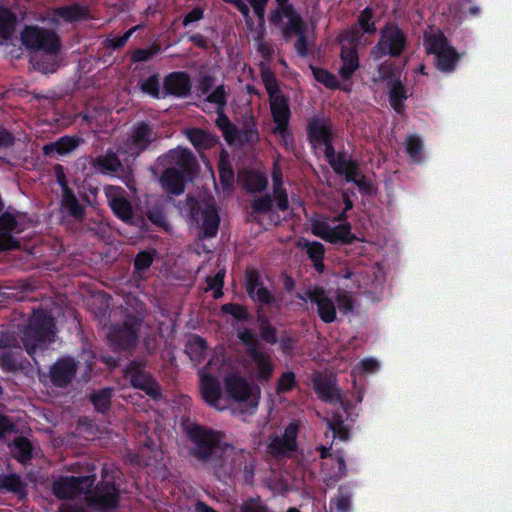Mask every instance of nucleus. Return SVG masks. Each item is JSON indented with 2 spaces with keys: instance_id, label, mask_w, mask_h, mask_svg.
<instances>
[{
  "instance_id": "nucleus-1",
  "label": "nucleus",
  "mask_w": 512,
  "mask_h": 512,
  "mask_svg": "<svg viewBox=\"0 0 512 512\" xmlns=\"http://www.w3.org/2000/svg\"><path fill=\"white\" fill-rule=\"evenodd\" d=\"M192 444L189 454L203 464L217 479L225 478L231 472L230 446L223 441V435L206 426L191 424L186 429Z\"/></svg>"
},
{
  "instance_id": "nucleus-2",
  "label": "nucleus",
  "mask_w": 512,
  "mask_h": 512,
  "mask_svg": "<svg viewBox=\"0 0 512 512\" xmlns=\"http://www.w3.org/2000/svg\"><path fill=\"white\" fill-rule=\"evenodd\" d=\"M160 140V133L149 120L134 122L125 138L118 145V152L127 164L136 161L143 153L152 151Z\"/></svg>"
},
{
  "instance_id": "nucleus-3",
  "label": "nucleus",
  "mask_w": 512,
  "mask_h": 512,
  "mask_svg": "<svg viewBox=\"0 0 512 512\" xmlns=\"http://www.w3.org/2000/svg\"><path fill=\"white\" fill-rule=\"evenodd\" d=\"M55 319L43 308L33 309L23 330L22 342L27 354L35 360L38 351L43 352L54 342Z\"/></svg>"
},
{
  "instance_id": "nucleus-4",
  "label": "nucleus",
  "mask_w": 512,
  "mask_h": 512,
  "mask_svg": "<svg viewBox=\"0 0 512 512\" xmlns=\"http://www.w3.org/2000/svg\"><path fill=\"white\" fill-rule=\"evenodd\" d=\"M408 35L398 23L386 22L379 30L378 40L370 50V56L374 60L385 57L399 58L408 47Z\"/></svg>"
},
{
  "instance_id": "nucleus-5",
  "label": "nucleus",
  "mask_w": 512,
  "mask_h": 512,
  "mask_svg": "<svg viewBox=\"0 0 512 512\" xmlns=\"http://www.w3.org/2000/svg\"><path fill=\"white\" fill-rule=\"evenodd\" d=\"M237 338L246 348V354L254 365L255 379L259 382L269 381L273 376L275 366L271 356L258 348L256 332L252 328L245 327L238 331Z\"/></svg>"
},
{
  "instance_id": "nucleus-6",
  "label": "nucleus",
  "mask_w": 512,
  "mask_h": 512,
  "mask_svg": "<svg viewBox=\"0 0 512 512\" xmlns=\"http://www.w3.org/2000/svg\"><path fill=\"white\" fill-rule=\"evenodd\" d=\"M140 322L128 315L122 323L112 324L107 337L114 351H127L134 348L139 339Z\"/></svg>"
},
{
  "instance_id": "nucleus-7",
  "label": "nucleus",
  "mask_w": 512,
  "mask_h": 512,
  "mask_svg": "<svg viewBox=\"0 0 512 512\" xmlns=\"http://www.w3.org/2000/svg\"><path fill=\"white\" fill-rule=\"evenodd\" d=\"M21 41L29 50L43 51L47 55H56L60 50L57 34L38 26H27L21 33Z\"/></svg>"
},
{
  "instance_id": "nucleus-8",
  "label": "nucleus",
  "mask_w": 512,
  "mask_h": 512,
  "mask_svg": "<svg viewBox=\"0 0 512 512\" xmlns=\"http://www.w3.org/2000/svg\"><path fill=\"white\" fill-rule=\"evenodd\" d=\"M145 368V360H131L126 365L125 376L129 379L132 387L144 391L153 400H158L162 396L160 386Z\"/></svg>"
},
{
  "instance_id": "nucleus-9",
  "label": "nucleus",
  "mask_w": 512,
  "mask_h": 512,
  "mask_svg": "<svg viewBox=\"0 0 512 512\" xmlns=\"http://www.w3.org/2000/svg\"><path fill=\"white\" fill-rule=\"evenodd\" d=\"M269 22L274 26H280L281 34L286 41L293 35L298 36L306 32V24L293 4L276 7L270 13Z\"/></svg>"
},
{
  "instance_id": "nucleus-10",
  "label": "nucleus",
  "mask_w": 512,
  "mask_h": 512,
  "mask_svg": "<svg viewBox=\"0 0 512 512\" xmlns=\"http://www.w3.org/2000/svg\"><path fill=\"white\" fill-rule=\"evenodd\" d=\"M190 218L200 226L203 238H213L217 235L220 216L214 204L193 200L190 203Z\"/></svg>"
},
{
  "instance_id": "nucleus-11",
  "label": "nucleus",
  "mask_w": 512,
  "mask_h": 512,
  "mask_svg": "<svg viewBox=\"0 0 512 512\" xmlns=\"http://www.w3.org/2000/svg\"><path fill=\"white\" fill-rule=\"evenodd\" d=\"M376 32V12L367 6L360 11L356 22L343 32V37L352 45H365V36H373Z\"/></svg>"
},
{
  "instance_id": "nucleus-12",
  "label": "nucleus",
  "mask_w": 512,
  "mask_h": 512,
  "mask_svg": "<svg viewBox=\"0 0 512 512\" xmlns=\"http://www.w3.org/2000/svg\"><path fill=\"white\" fill-rule=\"evenodd\" d=\"M163 166L176 169L178 172L195 177L198 171V163L194 154L187 148L177 147L170 149L158 158Z\"/></svg>"
},
{
  "instance_id": "nucleus-13",
  "label": "nucleus",
  "mask_w": 512,
  "mask_h": 512,
  "mask_svg": "<svg viewBox=\"0 0 512 512\" xmlns=\"http://www.w3.org/2000/svg\"><path fill=\"white\" fill-rule=\"evenodd\" d=\"M93 483V476H61L53 482L52 492L58 499H72L90 489Z\"/></svg>"
},
{
  "instance_id": "nucleus-14",
  "label": "nucleus",
  "mask_w": 512,
  "mask_h": 512,
  "mask_svg": "<svg viewBox=\"0 0 512 512\" xmlns=\"http://www.w3.org/2000/svg\"><path fill=\"white\" fill-rule=\"evenodd\" d=\"M78 361L72 356L59 357L50 367L44 377H48L51 386L67 388L76 377Z\"/></svg>"
},
{
  "instance_id": "nucleus-15",
  "label": "nucleus",
  "mask_w": 512,
  "mask_h": 512,
  "mask_svg": "<svg viewBox=\"0 0 512 512\" xmlns=\"http://www.w3.org/2000/svg\"><path fill=\"white\" fill-rule=\"evenodd\" d=\"M296 297L305 303L309 300L315 304L318 316L324 323H332L336 320V306L333 300L327 296L324 288H309L304 293H297Z\"/></svg>"
},
{
  "instance_id": "nucleus-16",
  "label": "nucleus",
  "mask_w": 512,
  "mask_h": 512,
  "mask_svg": "<svg viewBox=\"0 0 512 512\" xmlns=\"http://www.w3.org/2000/svg\"><path fill=\"white\" fill-rule=\"evenodd\" d=\"M306 133L308 142L314 149L321 148V143L337 136L332 120L324 115H315L308 118Z\"/></svg>"
},
{
  "instance_id": "nucleus-17",
  "label": "nucleus",
  "mask_w": 512,
  "mask_h": 512,
  "mask_svg": "<svg viewBox=\"0 0 512 512\" xmlns=\"http://www.w3.org/2000/svg\"><path fill=\"white\" fill-rule=\"evenodd\" d=\"M245 289L249 298L264 306H273L276 297L263 283L259 272L255 269L247 270L245 273Z\"/></svg>"
},
{
  "instance_id": "nucleus-18",
  "label": "nucleus",
  "mask_w": 512,
  "mask_h": 512,
  "mask_svg": "<svg viewBox=\"0 0 512 512\" xmlns=\"http://www.w3.org/2000/svg\"><path fill=\"white\" fill-rule=\"evenodd\" d=\"M298 425L294 422L285 427L282 436H274L267 445V451L275 458L288 456L297 449Z\"/></svg>"
},
{
  "instance_id": "nucleus-19",
  "label": "nucleus",
  "mask_w": 512,
  "mask_h": 512,
  "mask_svg": "<svg viewBox=\"0 0 512 512\" xmlns=\"http://www.w3.org/2000/svg\"><path fill=\"white\" fill-rule=\"evenodd\" d=\"M224 387L228 397L234 402L248 403L249 407L253 409L257 407L258 402L250 399L251 387L245 378L229 374L224 378Z\"/></svg>"
},
{
  "instance_id": "nucleus-20",
  "label": "nucleus",
  "mask_w": 512,
  "mask_h": 512,
  "mask_svg": "<svg viewBox=\"0 0 512 512\" xmlns=\"http://www.w3.org/2000/svg\"><path fill=\"white\" fill-rule=\"evenodd\" d=\"M192 82L186 71H173L163 80V95L175 98H186L191 94Z\"/></svg>"
},
{
  "instance_id": "nucleus-21",
  "label": "nucleus",
  "mask_w": 512,
  "mask_h": 512,
  "mask_svg": "<svg viewBox=\"0 0 512 512\" xmlns=\"http://www.w3.org/2000/svg\"><path fill=\"white\" fill-rule=\"evenodd\" d=\"M210 364L211 361H209L207 365L198 372L200 378L201 395L208 405L218 410H223L224 408L220 407L219 405V401L222 395L220 382L216 376L206 371Z\"/></svg>"
},
{
  "instance_id": "nucleus-22",
  "label": "nucleus",
  "mask_w": 512,
  "mask_h": 512,
  "mask_svg": "<svg viewBox=\"0 0 512 512\" xmlns=\"http://www.w3.org/2000/svg\"><path fill=\"white\" fill-rule=\"evenodd\" d=\"M20 232L16 217L9 212L2 213L0 215V252L18 249L20 241L13 234Z\"/></svg>"
},
{
  "instance_id": "nucleus-23",
  "label": "nucleus",
  "mask_w": 512,
  "mask_h": 512,
  "mask_svg": "<svg viewBox=\"0 0 512 512\" xmlns=\"http://www.w3.org/2000/svg\"><path fill=\"white\" fill-rule=\"evenodd\" d=\"M92 501L102 511L117 508L120 501L118 485L112 481L100 483L94 490Z\"/></svg>"
},
{
  "instance_id": "nucleus-24",
  "label": "nucleus",
  "mask_w": 512,
  "mask_h": 512,
  "mask_svg": "<svg viewBox=\"0 0 512 512\" xmlns=\"http://www.w3.org/2000/svg\"><path fill=\"white\" fill-rule=\"evenodd\" d=\"M119 156L121 155L119 154L118 149L114 151L112 148H108L103 154L95 157L90 156L89 164L95 172L103 175H111L120 171L123 167Z\"/></svg>"
},
{
  "instance_id": "nucleus-25",
  "label": "nucleus",
  "mask_w": 512,
  "mask_h": 512,
  "mask_svg": "<svg viewBox=\"0 0 512 512\" xmlns=\"http://www.w3.org/2000/svg\"><path fill=\"white\" fill-rule=\"evenodd\" d=\"M166 200L160 197H150L146 201L144 214L147 219L155 226L168 230L170 224L166 214Z\"/></svg>"
},
{
  "instance_id": "nucleus-26",
  "label": "nucleus",
  "mask_w": 512,
  "mask_h": 512,
  "mask_svg": "<svg viewBox=\"0 0 512 512\" xmlns=\"http://www.w3.org/2000/svg\"><path fill=\"white\" fill-rule=\"evenodd\" d=\"M193 178L184 175L176 169L166 167L160 176V182L162 187L170 194L181 195L185 190L187 181H191Z\"/></svg>"
},
{
  "instance_id": "nucleus-27",
  "label": "nucleus",
  "mask_w": 512,
  "mask_h": 512,
  "mask_svg": "<svg viewBox=\"0 0 512 512\" xmlns=\"http://www.w3.org/2000/svg\"><path fill=\"white\" fill-rule=\"evenodd\" d=\"M356 46L357 45L350 47L345 45L341 46L340 59L342 61V65L339 68L338 73L344 81L350 80L360 67L359 55Z\"/></svg>"
},
{
  "instance_id": "nucleus-28",
  "label": "nucleus",
  "mask_w": 512,
  "mask_h": 512,
  "mask_svg": "<svg viewBox=\"0 0 512 512\" xmlns=\"http://www.w3.org/2000/svg\"><path fill=\"white\" fill-rule=\"evenodd\" d=\"M340 172L339 175L344 176L348 183L355 184L359 191L370 195L372 193V184L367 177L361 172L360 165L357 160H351L348 165Z\"/></svg>"
},
{
  "instance_id": "nucleus-29",
  "label": "nucleus",
  "mask_w": 512,
  "mask_h": 512,
  "mask_svg": "<svg viewBox=\"0 0 512 512\" xmlns=\"http://www.w3.org/2000/svg\"><path fill=\"white\" fill-rule=\"evenodd\" d=\"M335 138L329 139L327 142L321 143V147H324V156L326 161L329 163L335 174L344 172L343 169L348 163L353 160L351 156H348L345 151L336 152L334 148Z\"/></svg>"
},
{
  "instance_id": "nucleus-30",
  "label": "nucleus",
  "mask_w": 512,
  "mask_h": 512,
  "mask_svg": "<svg viewBox=\"0 0 512 512\" xmlns=\"http://www.w3.org/2000/svg\"><path fill=\"white\" fill-rule=\"evenodd\" d=\"M269 104L274 127L289 125L292 115L289 98L286 95L278 96L270 100Z\"/></svg>"
},
{
  "instance_id": "nucleus-31",
  "label": "nucleus",
  "mask_w": 512,
  "mask_h": 512,
  "mask_svg": "<svg viewBox=\"0 0 512 512\" xmlns=\"http://www.w3.org/2000/svg\"><path fill=\"white\" fill-rule=\"evenodd\" d=\"M9 344L6 340L0 338V348H7ZM0 367L7 372H13L23 368L22 350L17 347L15 349H4L0 353Z\"/></svg>"
},
{
  "instance_id": "nucleus-32",
  "label": "nucleus",
  "mask_w": 512,
  "mask_h": 512,
  "mask_svg": "<svg viewBox=\"0 0 512 512\" xmlns=\"http://www.w3.org/2000/svg\"><path fill=\"white\" fill-rule=\"evenodd\" d=\"M80 144V138L73 136H62L55 142L47 143L43 146L44 156L53 157L54 155H66L75 150Z\"/></svg>"
},
{
  "instance_id": "nucleus-33",
  "label": "nucleus",
  "mask_w": 512,
  "mask_h": 512,
  "mask_svg": "<svg viewBox=\"0 0 512 512\" xmlns=\"http://www.w3.org/2000/svg\"><path fill=\"white\" fill-rule=\"evenodd\" d=\"M387 88L390 106L397 114H403L405 111V101L408 99L406 86L403 84L400 77H397L393 82L387 84Z\"/></svg>"
},
{
  "instance_id": "nucleus-34",
  "label": "nucleus",
  "mask_w": 512,
  "mask_h": 512,
  "mask_svg": "<svg viewBox=\"0 0 512 512\" xmlns=\"http://www.w3.org/2000/svg\"><path fill=\"white\" fill-rule=\"evenodd\" d=\"M186 138L197 150H205L214 147L218 138L216 135L201 128H189L185 130Z\"/></svg>"
},
{
  "instance_id": "nucleus-35",
  "label": "nucleus",
  "mask_w": 512,
  "mask_h": 512,
  "mask_svg": "<svg viewBox=\"0 0 512 512\" xmlns=\"http://www.w3.org/2000/svg\"><path fill=\"white\" fill-rule=\"evenodd\" d=\"M62 209L77 221L85 217V207L79 202L72 189H66L61 199Z\"/></svg>"
},
{
  "instance_id": "nucleus-36",
  "label": "nucleus",
  "mask_w": 512,
  "mask_h": 512,
  "mask_svg": "<svg viewBox=\"0 0 512 512\" xmlns=\"http://www.w3.org/2000/svg\"><path fill=\"white\" fill-rule=\"evenodd\" d=\"M207 342L199 335H192L186 343L185 352L195 364H200L206 357Z\"/></svg>"
},
{
  "instance_id": "nucleus-37",
  "label": "nucleus",
  "mask_w": 512,
  "mask_h": 512,
  "mask_svg": "<svg viewBox=\"0 0 512 512\" xmlns=\"http://www.w3.org/2000/svg\"><path fill=\"white\" fill-rule=\"evenodd\" d=\"M336 461V468L331 467V469H328V462H324L322 464V471L324 472V483L332 487L334 486L339 480H341L347 472L346 462L344 460V457L342 454H337L335 457Z\"/></svg>"
},
{
  "instance_id": "nucleus-38",
  "label": "nucleus",
  "mask_w": 512,
  "mask_h": 512,
  "mask_svg": "<svg viewBox=\"0 0 512 512\" xmlns=\"http://www.w3.org/2000/svg\"><path fill=\"white\" fill-rule=\"evenodd\" d=\"M356 240L357 237L351 232V224L348 222L331 227L326 235V241L332 244L349 245Z\"/></svg>"
},
{
  "instance_id": "nucleus-39",
  "label": "nucleus",
  "mask_w": 512,
  "mask_h": 512,
  "mask_svg": "<svg viewBox=\"0 0 512 512\" xmlns=\"http://www.w3.org/2000/svg\"><path fill=\"white\" fill-rule=\"evenodd\" d=\"M219 180L224 190H230L233 187L235 173L230 161L229 154L221 152L218 163Z\"/></svg>"
},
{
  "instance_id": "nucleus-40",
  "label": "nucleus",
  "mask_w": 512,
  "mask_h": 512,
  "mask_svg": "<svg viewBox=\"0 0 512 512\" xmlns=\"http://www.w3.org/2000/svg\"><path fill=\"white\" fill-rule=\"evenodd\" d=\"M2 490L16 494L19 499L27 496L26 484L16 473L0 475V491Z\"/></svg>"
},
{
  "instance_id": "nucleus-41",
  "label": "nucleus",
  "mask_w": 512,
  "mask_h": 512,
  "mask_svg": "<svg viewBox=\"0 0 512 512\" xmlns=\"http://www.w3.org/2000/svg\"><path fill=\"white\" fill-rule=\"evenodd\" d=\"M110 208L118 219L128 224H135L132 205L125 197H113L110 200Z\"/></svg>"
},
{
  "instance_id": "nucleus-42",
  "label": "nucleus",
  "mask_w": 512,
  "mask_h": 512,
  "mask_svg": "<svg viewBox=\"0 0 512 512\" xmlns=\"http://www.w3.org/2000/svg\"><path fill=\"white\" fill-rule=\"evenodd\" d=\"M461 59V54H459L456 49L452 46L446 51L435 56V66L436 68L443 73H452L456 69V65Z\"/></svg>"
},
{
  "instance_id": "nucleus-43",
  "label": "nucleus",
  "mask_w": 512,
  "mask_h": 512,
  "mask_svg": "<svg viewBox=\"0 0 512 512\" xmlns=\"http://www.w3.org/2000/svg\"><path fill=\"white\" fill-rule=\"evenodd\" d=\"M155 249L142 250L138 252L133 262V276L137 279H144V273L151 267L156 257Z\"/></svg>"
},
{
  "instance_id": "nucleus-44",
  "label": "nucleus",
  "mask_w": 512,
  "mask_h": 512,
  "mask_svg": "<svg viewBox=\"0 0 512 512\" xmlns=\"http://www.w3.org/2000/svg\"><path fill=\"white\" fill-rule=\"evenodd\" d=\"M302 249L305 250L308 258L312 261L315 270L318 273H322L324 271V256H325V246L318 241H306L302 246Z\"/></svg>"
},
{
  "instance_id": "nucleus-45",
  "label": "nucleus",
  "mask_w": 512,
  "mask_h": 512,
  "mask_svg": "<svg viewBox=\"0 0 512 512\" xmlns=\"http://www.w3.org/2000/svg\"><path fill=\"white\" fill-rule=\"evenodd\" d=\"M257 324L259 329L260 339L269 345H276L279 341L278 331L276 327L270 322L267 316L258 312Z\"/></svg>"
},
{
  "instance_id": "nucleus-46",
  "label": "nucleus",
  "mask_w": 512,
  "mask_h": 512,
  "mask_svg": "<svg viewBox=\"0 0 512 512\" xmlns=\"http://www.w3.org/2000/svg\"><path fill=\"white\" fill-rule=\"evenodd\" d=\"M312 387L317 396L324 402H332L335 393L332 383L326 376L317 373L312 380Z\"/></svg>"
},
{
  "instance_id": "nucleus-47",
  "label": "nucleus",
  "mask_w": 512,
  "mask_h": 512,
  "mask_svg": "<svg viewBox=\"0 0 512 512\" xmlns=\"http://www.w3.org/2000/svg\"><path fill=\"white\" fill-rule=\"evenodd\" d=\"M12 451L15 459L22 464L28 463L33 456V446L25 436H18L13 440Z\"/></svg>"
},
{
  "instance_id": "nucleus-48",
  "label": "nucleus",
  "mask_w": 512,
  "mask_h": 512,
  "mask_svg": "<svg viewBox=\"0 0 512 512\" xmlns=\"http://www.w3.org/2000/svg\"><path fill=\"white\" fill-rule=\"evenodd\" d=\"M138 86L144 94L154 99H164L163 90H161L160 75L158 73H154L147 78H141L138 81Z\"/></svg>"
},
{
  "instance_id": "nucleus-49",
  "label": "nucleus",
  "mask_w": 512,
  "mask_h": 512,
  "mask_svg": "<svg viewBox=\"0 0 512 512\" xmlns=\"http://www.w3.org/2000/svg\"><path fill=\"white\" fill-rule=\"evenodd\" d=\"M243 188L249 193H257L266 189L268 181L265 175L255 171H247L243 176Z\"/></svg>"
},
{
  "instance_id": "nucleus-50",
  "label": "nucleus",
  "mask_w": 512,
  "mask_h": 512,
  "mask_svg": "<svg viewBox=\"0 0 512 512\" xmlns=\"http://www.w3.org/2000/svg\"><path fill=\"white\" fill-rule=\"evenodd\" d=\"M87 13L86 8L78 3L64 5L55 10V14L64 21L73 23L82 20Z\"/></svg>"
},
{
  "instance_id": "nucleus-51",
  "label": "nucleus",
  "mask_w": 512,
  "mask_h": 512,
  "mask_svg": "<svg viewBox=\"0 0 512 512\" xmlns=\"http://www.w3.org/2000/svg\"><path fill=\"white\" fill-rule=\"evenodd\" d=\"M327 425L328 428L333 432L334 437H337L344 442L350 439L349 426L345 424L343 415L341 413H333L331 418L328 419Z\"/></svg>"
},
{
  "instance_id": "nucleus-52",
  "label": "nucleus",
  "mask_w": 512,
  "mask_h": 512,
  "mask_svg": "<svg viewBox=\"0 0 512 512\" xmlns=\"http://www.w3.org/2000/svg\"><path fill=\"white\" fill-rule=\"evenodd\" d=\"M425 46L427 53L433 54L434 56L452 47L449 45L448 40L443 33L425 36Z\"/></svg>"
},
{
  "instance_id": "nucleus-53",
  "label": "nucleus",
  "mask_w": 512,
  "mask_h": 512,
  "mask_svg": "<svg viewBox=\"0 0 512 512\" xmlns=\"http://www.w3.org/2000/svg\"><path fill=\"white\" fill-rule=\"evenodd\" d=\"M310 67L312 70V74L317 82L323 84L326 88L331 90H344V88L341 87L339 81L337 80L336 76L333 73L324 68H319L315 66ZM345 91L347 90L345 89Z\"/></svg>"
},
{
  "instance_id": "nucleus-54",
  "label": "nucleus",
  "mask_w": 512,
  "mask_h": 512,
  "mask_svg": "<svg viewBox=\"0 0 512 512\" xmlns=\"http://www.w3.org/2000/svg\"><path fill=\"white\" fill-rule=\"evenodd\" d=\"M352 505V493L345 487L340 486L338 495L335 499L330 501V509H335L337 512H350Z\"/></svg>"
},
{
  "instance_id": "nucleus-55",
  "label": "nucleus",
  "mask_w": 512,
  "mask_h": 512,
  "mask_svg": "<svg viewBox=\"0 0 512 512\" xmlns=\"http://www.w3.org/2000/svg\"><path fill=\"white\" fill-rule=\"evenodd\" d=\"M111 399L112 390L110 388L101 389L90 396L91 403L99 413H106L110 409Z\"/></svg>"
},
{
  "instance_id": "nucleus-56",
  "label": "nucleus",
  "mask_w": 512,
  "mask_h": 512,
  "mask_svg": "<svg viewBox=\"0 0 512 512\" xmlns=\"http://www.w3.org/2000/svg\"><path fill=\"white\" fill-rule=\"evenodd\" d=\"M204 102L215 104V110H226L228 103V91L226 86L224 84L216 86L206 95Z\"/></svg>"
},
{
  "instance_id": "nucleus-57",
  "label": "nucleus",
  "mask_w": 512,
  "mask_h": 512,
  "mask_svg": "<svg viewBox=\"0 0 512 512\" xmlns=\"http://www.w3.org/2000/svg\"><path fill=\"white\" fill-rule=\"evenodd\" d=\"M222 314L231 315L238 322H250L251 314L246 306L238 303H226L221 306Z\"/></svg>"
},
{
  "instance_id": "nucleus-58",
  "label": "nucleus",
  "mask_w": 512,
  "mask_h": 512,
  "mask_svg": "<svg viewBox=\"0 0 512 512\" xmlns=\"http://www.w3.org/2000/svg\"><path fill=\"white\" fill-rule=\"evenodd\" d=\"M424 144L422 139L411 134L406 138V153L414 163H421Z\"/></svg>"
},
{
  "instance_id": "nucleus-59",
  "label": "nucleus",
  "mask_w": 512,
  "mask_h": 512,
  "mask_svg": "<svg viewBox=\"0 0 512 512\" xmlns=\"http://www.w3.org/2000/svg\"><path fill=\"white\" fill-rule=\"evenodd\" d=\"M261 78H262L263 84L265 86V89L267 91L269 101L278 96H284V94H282L280 91V87H279L277 78L272 71H270V70L262 71Z\"/></svg>"
},
{
  "instance_id": "nucleus-60",
  "label": "nucleus",
  "mask_w": 512,
  "mask_h": 512,
  "mask_svg": "<svg viewBox=\"0 0 512 512\" xmlns=\"http://www.w3.org/2000/svg\"><path fill=\"white\" fill-rule=\"evenodd\" d=\"M225 273L226 271L224 269H221L215 275L206 277V290L213 291L214 299H219L223 296Z\"/></svg>"
},
{
  "instance_id": "nucleus-61",
  "label": "nucleus",
  "mask_w": 512,
  "mask_h": 512,
  "mask_svg": "<svg viewBox=\"0 0 512 512\" xmlns=\"http://www.w3.org/2000/svg\"><path fill=\"white\" fill-rule=\"evenodd\" d=\"M272 133L274 135L279 136L280 138V144L287 150V151H294L295 149V139L294 135L292 133V130L289 125L284 126H278L272 128Z\"/></svg>"
},
{
  "instance_id": "nucleus-62",
  "label": "nucleus",
  "mask_w": 512,
  "mask_h": 512,
  "mask_svg": "<svg viewBox=\"0 0 512 512\" xmlns=\"http://www.w3.org/2000/svg\"><path fill=\"white\" fill-rule=\"evenodd\" d=\"M297 386L296 375L292 371L283 372L276 384V393L278 395L288 393Z\"/></svg>"
},
{
  "instance_id": "nucleus-63",
  "label": "nucleus",
  "mask_w": 512,
  "mask_h": 512,
  "mask_svg": "<svg viewBox=\"0 0 512 512\" xmlns=\"http://www.w3.org/2000/svg\"><path fill=\"white\" fill-rule=\"evenodd\" d=\"M160 47L153 44L147 48H137L131 55V60L134 63L145 62L152 59L158 52Z\"/></svg>"
},
{
  "instance_id": "nucleus-64",
  "label": "nucleus",
  "mask_w": 512,
  "mask_h": 512,
  "mask_svg": "<svg viewBox=\"0 0 512 512\" xmlns=\"http://www.w3.org/2000/svg\"><path fill=\"white\" fill-rule=\"evenodd\" d=\"M273 198L269 194L255 198L251 204L253 213L265 214L272 210Z\"/></svg>"
}]
</instances>
